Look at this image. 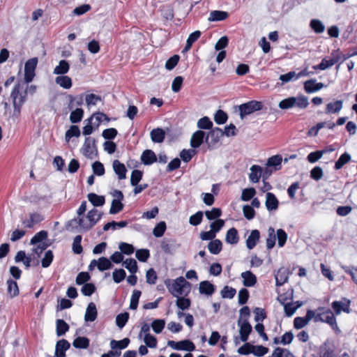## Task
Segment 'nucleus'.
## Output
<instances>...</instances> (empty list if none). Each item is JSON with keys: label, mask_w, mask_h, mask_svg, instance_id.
<instances>
[{"label": "nucleus", "mask_w": 357, "mask_h": 357, "mask_svg": "<svg viewBox=\"0 0 357 357\" xmlns=\"http://www.w3.org/2000/svg\"><path fill=\"white\" fill-rule=\"evenodd\" d=\"M165 284L169 293L174 297H178L183 294L187 296L191 287V284L182 276L174 280L167 279L165 281Z\"/></svg>", "instance_id": "1"}, {"label": "nucleus", "mask_w": 357, "mask_h": 357, "mask_svg": "<svg viewBox=\"0 0 357 357\" xmlns=\"http://www.w3.org/2000/svg\"><path fill=\"white\" fill-rule=\"evenodd\" d=\"M21 84L18 82L16 84L11 92L10 97L13 100V104L14 107L13 115L18 116L20 114L21 107L26 101V91L24 92V94L20 93Z\"/></svg>", "instance_id": "2"}, {"label": "nucleus", "mask_w": 357, "mask_h": 357, "mask_svg": "<svg viewBox=\"0 0 357 357\" xmlns=\"http://www.w3.org/2000/svg\"><path fill=\"white\" fill-rule=\"evenodd\" d=\"M103 215L102 212H98L96 208L90 210L86 215V218L89 220V223H84L83 218H77V227H80L84 231H89L93 228L97 222L102 218Z\"/></svg>", "instance_id": "3"}, {"label": "nucleus", "mask_w": 357, "mask_h": 357, "mask_svg": "<svg viewBox=\"0 0 357 357\" xmlns=\"http://www.w3.org/2000/svg\"><path fill=\"white\" fill-rule=\"evenodd\" d=\"M263 103L257 100H250L238 106L241 119H243L246 115L263 109Z\"/></svg>", "instance_id": "4"}, {"label": "nucleus", "mask_w": 357, "mask_h": 357, "mask_svg": "<svg viewBox=\"0 0 357 357\" xmlns=\"http://www.w3.org/2000/svg\"><path fill=\"white\" fill-rule=\"evenodd\" d=\"M223 136L222 130L218 127L213 128L208 132L206 137V143L209 149L215 148V145L219 142L220 139Z\"/></svg>", "instance_id": "5"}, {"label": "nucleus", "mask_w": 357, "mask_h": 357, "mask_svg": "<svg viewBox=\"0 0 357 357\" xmlns=\"http://www.w3.org/2000/svg\"><path fill=\"white\" fill-rule=\"evenodd\" d=\"M38 64V58L33 57L26 61L24 65V82L30 83L35 77V70Z\"/></svg>", "instance_id": "6"}, {"label": "nucleus", "mask_w": 357, "mask_h": 357, "mask_svg": "<svg viewBox=\"0 0 357 357\" xmlns=\"http://www.w3.org/2000/svg\"><path fill=\"white\" fill-rule=\"evenodd\" d=\"M167 345L175 350H183L189 352L195 350V346L194 343L189 340H184L179 342L169 340L167 342Z\"/></svg>", "instance_id": "7"}, {"label": "nucleus", "mask_w": 357, "mask_h": 357, "mask_svg": "<svg viewBox=\"0 0 357 357\" xmlns=\"http://www.w3.org/2000/svg\"><path fill=\"white\" fill-rule=\"evenodd\" d=\"M96 139L91 137H86L84 143V145L82 148V154L88 158H92V155L93 152L97 153V146L96 144Z\"/></svg>", "instance_id": "8"}, {"label": "nucleus", "mask_w": 357, "mask_h": 357, "mask_svg": "<svg viewBox=\"0 0 357 357\" xmlns=\"http://www.w3.org/2000/svg\"><path fill=\"white\" fill-rule=\"evenodd\" d=\"M342 301H333L331 304V307L336 315L340 314L342 311L346 313H349L351 311V309L349 307L351 301L346 298H343Z\"/></svg>", "instance_id": "9"}, {"label": "nucleus", "mask_w": 357, "mask_h": 357, "mask_svg": "<svg viewBox=\"0 0 357 357\" xmlns=\"http://www.w3.org/2000/svg\"><path fill=\"white\" fill-rule=\"evenodd\" d=\"M70 347V344L69 342L65 339L59 340L56 342L55 346V353L54 355L56 357H66V351L68 350Z\"/></svg>", "instance_id": "10"}, {"label": "nucleus", "mask_w": 357, "mask_h": 357, "mask_svg": "<svg viewBox=\"0 0 357 357\" xmlns=\"http://www.w3.org/2000/svg\"><path fill=\"white\" fill-rule=\"evenodd\" d=\"M206 135L203 130H199L195 132L191 137L190 146L197 149L199 148L203 142H206Z\"/></svg>", "instance_id": "11"}, {"label": "nucleus", "mask_w": 357, "mask_h": 357, "mask_svg": "<svg viewBox=\"0 0 357 357\" xmlns=\"http://www.w3.org/2000/svg\"><path fill=\"white\" fill-rule=\"evenodd\" d=\"M141 161L144 165H151L158 161V158L153 151L146 149L141 155Z\"/></svg>", "instance_id": "12"}, {"label": "nucleus", "mask_w": 357, "mask_h": 357, "mask_svg": "<svg viewBox=\"0 0 357 357\" xmlns=\"http://www.w3.org/2000/svg\"><path fill=\"white\" fill-rule=\"evenodd\" d=\"M324 86L325 85L323 83L316 82V79H314L307 80L304 82V89L307 93L316 92Z\"/></svg>", "instance_id": "13"}, {"label": "nucleus", "mask_w": 357, "mask_h": 357, "mask_svg": "<svg viewBox=\"0 0 357 357\" xmlns=\"http://www.w3.org/2000/svg\"><path fill=\"white\" fill-rule=\"evenodd\" d=\"M215 290V286L208 280H204L199 283V291L201 294L209 296L213 295Z\"/></svg>", "instance_id": "14"}, {"label": "nucleus", "mask_w": 357, "mask_h": 357, "mask_svg": "<svg viewBox=\"0 0 357 357\" xmlns=\"http://www.w3.org/2000/svg\"><path fill=\"white\" fill-rule=\"evenodd\" d=\"M265 204L268 211H275L278 208L279 201L273 193L266 192Z\"/></svg>", "instance_id": "15"}, {"label": "nucleus", "mask_w": 357, "mask_h": 357, "mask_svg": "<svg viewBox=\"0 0 357 357\" xmlns=\"http://www.w3.org/2000/svg\"><path fill=\"white\" fill-rule=\"evenodd\" d=\"M241 278L243 279V284L245 287H253L256 284L257 282V279L256 275L252 273L250 271H247L243 272L241 275Z\"/></svg>", "instance_id": "16"}, {"label": "nucleus", "mask_w": 357, "mask_h": 357, "mask_svg": "<svg viewBox=\"0 0 357 357\" xmlns=\"http://www.w3.org/2000/svg\"><path fill=\"white\" fill-rule=\"evenodd\" d=\"M112 167L119 180H123L126 178L127 169L123 163H121L118 160H114L113 161Z\"/></svg>", "instance_id": "17"}, {"label": "nucleus", "mask_w": 357, "mask_h": 357, "mask_svg": "<svg viewBox=\"0 0 357 357\" xmlns=\"http://www.w3.org/2000/svg\"><path fill=\"white\" fill-rule=\"evenodd\" d=\"M98 315L96 305L94 303L91 302L89 303L86 313L84 315V320L86 321H94Z\"/></svg>", "instance_id": "18"}, {"label": "nucleus", "mask_w": 357, "mask_h": 357, "mask_svg": "<svg viewBox=\"0 0 357 357\" xmlns=\"http://www.w3.org/2000/svg\"><path fill=\"white\" fill-rule=\"evenodd\" d=\"M322 322L329 324L333 330L337 331L338 332L340 331L337 326L335 317L331 310L328 309L324 312Z\"/></svg>", "instance_id": "19"}, {"label": "nucleus", "mask_w": 357, "mask_h": 357, "mask_svg": "<svg viewBox=\"0 0 357 357\" xmlns=\"http://www.w3.org/2000/svg\"><path fill=\"white\" fill-rule=\"evenodd\" d=\"M151 140L155 143H162L165 137V131L160 128H154L150 133Z\"/></svg>", "instance_id": "20"}, {"label": "nucleus", "mask_w": 357, "mask_h": 357, "mask_svg": "<svg viewBox=\"0 0 357 357\" xmlns=\"http://www.w3.org/2000/svg\"><path fill=\"white\" fill-rule=\"evenodd\" d=\"M260 233L257 229H254L251 231L250 236L246 240V246L249 250L253 249L257 245V241L259 240Z\"/></svg>", "instance_id": "21"}, {"label": "nucleus", "mask_w": 357, "mask_h": 357, "mask_svg": "<svg viewBox=\"0 0 357 357\" xmlns=\"http://www.w3.org/2000/svg\"><path fill=\"white\" fill-rule=\"evenodd\" d=\"M282 157L281 155H275L270 157L266 162L268 167H273L275 171L280 170L282 167Z\"/></svg>", "instance_id": "22"}, {"label": "nucleus", "mask_w": 357, "mask_h": 357, "mask_svg": "<svg viewBox=\"0 0 357 357\" xmlns=\"http://www.w3.org/2000/svg\"><path fill=\"white\" fill-rule=\"evenodd\" d=\"M238 231L236 228L232 227L227 231L225 241L227 243L235 245L238 243Z\"/></svg>", "instance_id": "23"}, {"label": "nucleus", "mask_w": 357, "mask_h": 357, "mask_svg": "<svg viewBox=\"0 0 357 357\" xmlns=\"http://www.w3.org/2000/svg\"><path fill=\"white\" fill-rule=\"evenodd\" d=\"M250 174L249 175L250 179L252 183L259 182L261 177L262 168L257 165H254L250 167Z\"/></svg>", "instance_id": "24"}, {"label": "nucleus", "mask_w": 357, "mask_h": 357, "mask_svg": "<svg viewBox=\"0 0 357 357\" xmlns=\"http://www.w3.org/2000/svg\"><path fill=\"white\" fill-rule=\"evenodd\" d=\"M89 201L93 204L94 206H102L105 204V196L98 195L96 193L91 192L87 195Z\"/></svg>", "instance_id": "25"}, {"label": "nucleus", "mask_w": 357, "mask_h": 357, "mask_svg": "<svg viewBox=\"0 0 357 357\" xmlns=\"http://www.w3.org/2000/svg\"><path fill=\"white\" fill-rule=\"evenodd\" d=\"M342 100H336L333 102H329L326 107V114L338 113L342 108Z\"/></svg>", "instance_id": "26"}, {"label": "nucleus", "mask_w": 357, "mask_h": 357, "mask_svg": "<svg viewBox=\"0 0 357 357\" xmlns=\"http://www.w3.org/2000/svg\"><path fill=\"white\" fill-rule=\"evenodd\" d=\"M69 325L63 320L59 319L56 321V332L57 336L64 335L69 331Z\"/></svg>", "instance_id": "27"}, {"label": "nucleus", "mask_w": 357, "mask_h": 357, "mask_svg": "<svg viewBox=\"0 0 357 357\" xmlns=\"http://www.w3.org/2000/svg\"><path fill=\"white\" fill-rule=\"evenodd\" d=\"M208 249L212 255H218L222 249V243L220 239H215L208 244Z\"/></svg>", "instance_id": "28"}, {"label": "nucleus", "mask_w": 357, "mask_h": 357, "mask_svg": "<svg viewBox=\"0 0 357 357\" xmlns=\"http://www.w3.org/2000/svg\"><path fill=\"white\" fill-rule=\"evenodd\" d=\"M175 241L172 238H164L160 244L161 249L166 254H173L175 250L173 248Z\"/></svg>", "instance_id": "29"}, {"label": "nucleus", "mask_w": 357, "mask_h": 357, "mask_svg": "<svg viewBox=\"0 0 357 357\" xmlns=\"http://www.w3.org/2000/svg\"><path fill=\"white\" fill-rule=\"evenodd\" d=\"M70 69V65L66 60H61L59 65L56 66L53 71L55 75H63L68 72Z\"/></svg>", "instance_id": "30"}, {"label": "nucleus", "mask_w": 357, "mask_h": 357, "mask_svg": "<svg viewBox=\"0 0 357 357\" xmlns=\"http://www.w3.org/2000/svg\"><path fill=\"white\" fill-rule=\"evenodd\" d=\"M55 82L61 87L66 89L71 88L73 84L71 78L64 75L56 77L55 79Z\"/></svg>", "instance_id": "31"}, {"label": "nucleus", "mask_w": 357, "mask_h": 357, "mask_svg": "<svg viewBox=\"0 0 357 357\" xmlns=\"http://www.w3.org/2000/svg\"><path fill=\"white\" fill-rule=\"evenodd\" d=\"M229 14L227 12L222 10H213L210 13L208 20L211 22L222 21L227 18Z\"/></svg>", "instance_id": "32"}, {"label": "nucleus", "mask_w": 357, "mask_h": 357, "mask_svg": "<svg viewBox=\"0 0 357 357\" xmlns=\"http://www.w3.org/2000/svg\"><path fill=\"white\" fill-rule=\"evenodd\" d=\"M237 324L239 326V333H248L252 332V327L248 320L238 319Z\"/></svg>", "instance_id": "33"}, {"label": "nucleus", "mask_w": 357, "mask_h": 357, "mask_svg": "<svg viewBox=\"0 0 357 357\" xmlns=\"http://www.w3.org/2000/svg\"><path fill=\"white\" fill-rule=\"evenodd\" d=\"M90 340L86 337H77L73 342V346L76 349H86L89 346Z\"/></svg>", "instance_id": "34"}, {"label": "nucleus", "mask_w": 357, "mask_h": 357, "mask_svg": "<svg viewBox=\"0 0 357 357\" xmlns=\"http://www.w3.org/2000/svg\"><path fill=\"white\" fill-rule=\"evenodd\" d=\"M84 109L82 108H76L73 110L70 115V121L72 123H79L84 116Z\"/></svg>", "instance_id": "35"}, {"label": "nucleus", "mask_w": 357, "mask_h": 357, "mask_svg": "<svg viewBox=\"0 0 357 357\" xmlns=\"http://www.w3.org/2000/svg\"><path fill=\"white\" fill-rule=\"evenodd\" d=\"M113 267V264L110 259L107 257H101L98 260V269L102 272L109 270Z\"/></svg>", "instance_id": "36"}, {"label": "nucleus", "mask_w": 357, "mask_h": 357, "mask_svg": "<svg viewBox=\"0 0 357 357\" xmlns=\"http://www.w3.org/2000/svg\"><path fill=\"white\" fill-rule=\"evenodd\" d=\"M8 294H10L11 298L17 296L19 294V288L17 282L12 279L7 280Z\"/></svg>", "instance_id": "37"}, {"label": "nucleus", "mask_w": 357, "mask_h": 357, "mask_svg": "<svg viewBox=\"0 0 357 357\" xmlns=\"http://www.w3.org/2000/svg\"><path fill=\"white\" fill-rule=\"evenodd\" d=\"M130 343V339L125 337L121 340L117 341L112 340L110 342V347L112 349H126Z\"/></svg>", "instance_id": "38"}, {"label": "nucleus", "mask_w": 357, "mask_h": 357, "mask_svg": "<svg viewBox=\"0 0 357 357\" xmlns=\"http://www.w3.org/2000/svg\"><path fill=\"white\" fill-rule=\"evenodd\" d=\"M81 132L77 126L72 125L66 132L65 139L68 142L73 137H78L80 136Z\"/></svg>", "instance_id": "39"}, {"label": "nucleus", "mask_w": 357, "mask_h": 357, "mask_svg": "<svg viewBox=\"0 0 357 357\" xmlns=\"http://www.w3.org/2000/svg\"><path fill=\"white\" fill-rule=\"evenodd\" d=\"M176 298V305L180 310H185L189 309L191 305V301L190 298L184 296H178Z\"/></svg>", "instance_id": "40"}, {"label": "nucleus", "mask_w": 357, "mask_h": 357, "mask_svg": "<svg viewBox=\"0 0 357 357\" xmlns=\"http://www.w3.org/2000/svg\"><path fill=\"white\" fill-rule=\"evenodd\" d=\"M48 234L47 231L42 230L39 232L36 233L31 239L30 244L31 245H36L39 243L43 242L44 240L47 238Z\"/></svg>", "instance_id": "41"}, {"label": "nucleus", "mask_w": 357, "mask_h": 357, "mask_svg": "<svg viewBox=\"0 0 357 357\" xmlns=\"http://www.w3.org/2000/svg\"><path fill=\"white\" fill-rule=\"evenodd\" d=\"M295 103V97L291 96L281 100L278 104V107L281 109H289L294 107Z\"/></svg>", "instance_id": "42"}, {"label": "nucleus", "mask_w": 357, "mask_h": 357, "mask_svg": "<svg viewBox=\"0 0 357 357\" xmlns=\"http://www.w3.org/2000/svg\"><path fill=\"white\" fill-rule=\"evenodd\" d=\"M123 265L132 274H135L138 271L137 263L135 259H127L126 261H123Z\"/></svg>", "instance_id": "43"}, {"label": "nucleus", "mask_w": 357, "mask_h": 357, "mask_svg": "<svg viewBox=\"0 0 357 357\" xmlns=\"http://www.w3.org/2000/svg\"><path fill=\"white\" fill-rule=\"evenodd\" d=\"M351 160V155L345 152L340 155L338 160L335 162L334 168L336 170L340 169L345 164Z\"/></svg>", "instance_id": "44"}, {"label": "nucleus", "mask_w": 357, "mask_h": 357, "mask_svg": "<svg viewBox=\"0 0 357 357\" xmlns=\"http://www.w3.org/2000/svg\"><path fill=\"white\" fill-rule=\"evenodd\" d=\"M268 238H266V248L268 250H271L275 245L276 236L275 229L273 227H269Z\"/></svg>", "instance_id": "45"}, {"label": "nucleus", "mask_w": 357, "mask_h": 357, "mask_svg": "<svg viewBox=\"0 0 357 357\" xmlns=\"http://www.w3.org/2000/svg\"><path fill=\"white\" fill-rule=\"evenodd\" d=\"M310 26L311 29L317 33H321L325 30V26L319 20H312L310 21Z\"/></svg>", "instance_id": "46"}, {"label": "nucleus", "mask_w": 357, "mask_h": 357, "mask_svg": "<svg viewBox=\"0 0 357 357\" xmlns=\"http://www.w3.org/2000/svg\"><path fill=\"white\" fill-rule=\"evenodd\" d=\"M197 127L202 130H211L213 128V122L208 116H204L199 119L197 122Z\"/></svg>", "instance_id": "47"}, {"label": "nucleus", "mask_w": 357, "mask_h": 357, "mask_svg": "<svg viewBox=\"0 0 357 357\" xmlns=\"http://www.w3.org/2000/svg\"><path fill=\"white\" fill-rule=\"evenodd\" d=\"M167 226L164 221H160L154 227L153 230V234L156 238L162 237L165 232Z\"/></svg>", "instance_id": "48"}, {"label": "nucleus", "mask_w": 357, "mask_h": 357, "mask_svg": "<svg viewBox=\"0 0 357 357\" xmlns=\"http://www.w3.org/2000/svg\"><path fill=\"white\" fill-rule=\"evenodd\" d=\"M129 319V313L127 312L119 314L116 317V324L119 328H123Z\"/></svg>", "instance_id": "49"}, {"label": "nucleus", "mask_w": 357, "mask_h": 357, "mask_svg": "<svg viewBox=\"0 0 357 357\" xmlns=\"http://www.w3.org/2000/svg\"><path fill=\"white\" fill-rule=\"evenodd\" d=\"M142 295V291L139 290L135 289L132 291V294L130 299V309L136 310L138 307L139 300Z\"/></svg>", "instance_id": "50"}, {"label": "nucleus", "mask_w": 357, "mask_h": 357, "mask_svg": "<svg viewBox=\"0 0 357 357\" xmlns=\"http://www.w3.org/2000/svg\"><path fill=\"white\" fill-rule=\"evenodd\" d=\"M268 352V349L262 345H252L251 347V354L255 356L261 357Z\"/></svg>", "instance_id": "51"}, {"label": "nucleus", "mask_w": 357, "mask_h": 357, "mask_svg": "<svg viewBox=\"0 0 357 357\" xmlns=\"http://www.w3.org/2000/svg\"><path fill=\"white\" fill-rule=\"evenodd\" d=\"M204 213L208 220H217L222 215V211L219 208H213L211 211H206Z\"/></svg>", "instance_id": "52"}, {"label": "nucleus", "mask_w": 357, "mask_h": 357, "mask_svg": "<svg viewBox=\"0 0 357 357\" xmlns=\"http://www.w3.org/2000/svg\"><path fill=\"white\" fill-rule=\"evenodd\" d=\"M82 237L81 235H77L74 238L72 249L75 254L79 255L83 252V248L81 245Z\"/></svg>", "instance_id": "53"}, {"label": "nucleus", "mask_w": 357, "mask_h": 357, "mask_svg": "<svg viewBox=\"0 0 357 357\" xmlns=\"http://www.w3.org/2000/svg\"><path fill=\"white\" fill-rule=\"evenodd\" d=\"M228 116L226 112L222 109H218L214 115V121L218 125L224 124L227 122Z\"/></svg>", "instance_id": "54"}, {"label": "nucleus", "mask_w": 357, "mask_h": 357, "mask_svg": "<svg viewBox=\"0 0 357 357\" xmlns=\"http://www.w3.org/2000/svg\"><path fill=\"white\" fill-rule=\"evenodd\" d=\"M236 294V289L229 286H225L220 291L221 296L223 298H233Z\"/></svg>", "instance_id": "55"}, {"label": "nucleus", "mask_w": 357, "mask_h": 357, "mask_svg": "<svg viewBox=\"0 0 357 357\" xmlns=\"http://www.w3.org/2000/svg\"><path fill=\"white\" fill-rule=\"evenodd\" d=\"M124 205L120 200L113 199L112 201L109 213L112 215L116 214L123 209Z\"/></svg>", "instance_id": "56"}, {"label": "nucleus", "mask_w": 357, "mask_h": 357, "mask_svg": "<svg viewBox=\"0 0 357 357\" xmlns=\"http://www.w3.org/2000/svg\"><path fill=\"white\" fill-rule=\"evenodd\" d=\"M256 194V190L254 188H248L243 190L241 199L242 201L248 202L253 198Z\"/></svg>", "instance_id": "57"}, {"label": "nucleus", "mask_w": 357, "mask_h": 357, "mask_svg": "<svg viewBox=\"0 0 357 357\" xmlns=\"http://www.w3.org/2000/svg\"><path fill=\"white\" fill-rule=\"evenodd\" d=\"M112 276L115 283H120L126 278V273L123 268L115 269Z\"/></svg>", "instance_id": "58"}, {"label": "nucleus", "mask_w": 357, "mask_h": 357, "mask_svg": "<svg viewBox=\"0 0 357 357\" xmlns=\"http://www.w3.org/2000/svg\"><path fill=\"white\" fill-rule=\"evenodd\" d=\"M275 236L278 238V246L280 248L283 247L287 240V234L284 229H278Z\"/></svg>", "instance_id": "59"}, {"label": "nucleus", "mask_w": 357, "mask_h": 357, "mask_svg": "<svg viewBox=\"0 0 357 357\" xmlns=\"http://www.w3.org/2000/svg\"><path fill=\"white\" fill-rule=\"evenodd\" d=\"M96 290V287L93 283H86L82 286L81 292L84 296H90Z\"/></svg>", "instance_id": "60"}, {"label": "nucleus", "mask_w": 357, "mask_h": 357, "mask_svg": "<svg viewBox=\"0 0 357 357\" xmlns=\"http://www.w3.org/2000/svg\"><path fill=\"white\" fill-rule=\"evenodd\" d=\"M91 279V275L88 272H80L76 277V284L78 285H84L86 283H89Z\"/></svg>", "instance_id": "61"}, {"label": "nucleus", "mask_w": 357, "mask_h": 357, "mask_svg": "<svg viewBox=\"0 0 357 357\" xmlns=\"http://www.w3.org/2000/svg\"><path fill=\"white\" fill-rule=\"evenodd\" d=\"M143 172L141 170L135 169L132 172L130 176L131 185H137L142 180Z\"/></svg>", "instance_id": "62"}, {"label": "nucleus", "mask_w": 357, "mask_h": 357, "mask_svg": "<svg viewBox=\"0 0 357 357\" xmlns=\"http://www.w3.org/2000/svg\"><path fill=\"white\" fill-rule=\"evenodd\" d=\"M165 326V321L164 319H155L151 324L153 331L158 334L160 333L164 329Z\"/></svg>", "instance_id": "63"}, {"label": "nucleus", "mask_w": 357, "mask_h": 357, "mask_svg": "<svg viewBox=\"0 0 357 357\" xmlns=\"http://www.w3.org/2000/svg\"><path fill=\"white\" fill-rule=\"evenodd\" d=\"M135 256L139 261L146 262L150 257V252L148 249H139L136 251Z\"/></svg>", "instance_id": "64"}]
</instances>
